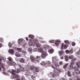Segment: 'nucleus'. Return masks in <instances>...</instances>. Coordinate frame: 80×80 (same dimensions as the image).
Masks as SVG:
<instances>
[{
  "mask_svg": "<svg viewBox=\"0 0 80 80\" xmlns=\"http://www.w3.org/2000/svg\"><path fill=\"white\" fill-rule=\"evenodd\" d=\"M64 42L65 43H67V44H69V42L68 41H65Z\"/></svg>",
  "mask_w": 80,
  "mask_h": 80,
  "instance_id": "nucleus-38",
  "label": "nucleus"
},
{
  "mask_svg": "<svg viewBox=\"0 0 80 80\" xmlns=\"http://www.w3.org/2000/svg\"><path fill=\"white\" fill-rule=\"evenodd\" d=\"M56 66H57V67H58V64H57V65L56 64Z\"/></svg>",
  "mask_w": 80,
  "mask_h": 80,
  "instance_id": "nucleus-59",
  "label": "nucleus"
},
{
  "mask_svg": "<svg viewBox=\"0 0 80 80\" xmlns=\"http://www.w3.org/2000/svg\"><path fill=\"white\" fill-rule=\"evenodd\" d=\"M66 60H68V57L67 55H65L64 57Z\"/></svg>",
  "mask_w": 80,
  "mask_h": 80,
  "instance_id": "nucleus-27",
  "label": "nucleus"
},
{
  "mask_svg": "<svg viewBox=\"0 0 80 80\" xmlns=\"http://www.w3.org/2000/svg\"><path fill=\"white\" fill-rule=\"evenodd\" d=\"M58 75V73L56 72H55L54 73L53 72H51L49 74L48 77H50V78H54L55 77H56Z\"/></svg>",
  "mask_w": 80,
  "mask_h": 80,
  "instance_id": "nucleus-2",
  "label": "nucleus"
},
{
  "mask_svg": "<svg viewBox=\"0 0 80 80\" xmlns=\"http://www.w3.org/2000/svg\"><path fill=\"white\" fill-rule=\"evenodd\" d=\"M64 45V44L63 43H62L61 46V49L62 50H63V46Z\"/></svg>",
  "mask_w": 80,
  "mask_h": 80,
  "instance_id": "nucleus-31",
  "label": "nucleus"
},
{
  "mask_svg": "<svg viewBox=\"0 0 80 80\" xmlns=\"http://www.w3.org/2000/svg\"><path fill=\"white\" fill-rule=\"evenodd\" d=\"M26 40L27 41H28V37H26Z\"/></svg>",
  "mask_w": 80,
  "mask_h": 80,
  "instance_id": "nucleus-48",
  "label": "nucleus"
},
{
  "mask_svg": "<svg viewBox=\"0 0 80 80\" xmlns=\"http://www.w3.org/2000/svg\"><path fill=\"white\" fill-rule=\"evenodd\" d=\"M28 37L30 38H32V39H30V42H32V40L33 41L34 40V39H33V38H34V36L32 35H28Z\"/></svg>",
  "mask_w": 80,
  "mask_h": 80,
  "instance_id": "nucleus-4",
  "label": "nucleus"
},
{
  "mask_svg": "<svg viewBox=\"0 0 80 80\" xmlns=\"http://www.w3.org/2000/svg\"><path fill=\"white\" fill-rule=\"evenodd\" d=\"M36 60H41V57L40 56H37L35 58Z\"/></svg>",
  "mask_w": 80,
  "mask_h": 80,
  "instance_id": "nucleus-11",
  "label": "nucleus"
},
{
  "mask_svg": "<svg viewBox=\"0 0 80 80\" xmlns=\"http://www.w3.org/2000/svg\"><path fill=\"white\" fill-rule=\"evenodd\" d=\"M30 59L31 60H36L35 58L33 56H30Z\"/></svg>",
  "mask_w": 80,
  "mask_h": 80,
  "instance_id": "nucleus-12",
  "label": "nucleus"
},
{
  "mask_svg": "<svg viewBox=\"0 0 80 80\" xmlns=\"http://www.w3.org/2000/svg\"><path fill=\"white\" fill-rule=\"evenodd\" d=\"M28 51H29L30 53H32V49L31 48H28Z\"/></svg>",
  "mask_w": 80,
  "mask_h": 80,
  "instance_id": "nucleus-28",
  "label": "nucleus"
},
{
  "mask_svg": "<svg viewBox=\"0 0 80 80\" xmlns=\"http://www.w3.org/2000/svg\"><path fill=\"white\" fill-rule=\"evenodd\" d=\"M77 80H80V78H77Z\"/></svg>",
  "mask_w": 80,
  "mask_h": 80,
  "instance_id": "nucleus-60",
  "label": "nucleus"
},
{
  "mask_svg": "<svg viewBox=\"0 0 80 80\" xmlns=\"http://www.w3.org/2000/svg\"><path fill=\"white\" fill-rule=\"evenodd\" d=\"M18 42L19 44H20V43H23V40L21 39H19L18 40Z\"/></svg>",
  "mask_w": 80,
  "mask_h": 80,
  "instance_id": "nucleus-22",
  "label": "nucleus"
},
{
  "mask_svg": "<svg viewBox=\"0 0 80 80\" xmlns=\"http://www.w3.org/2000/svg\"><path fill=\"white\" fill-rule=\"evenodd\" d=\"M22 52L23 55H24V54H26V53H27V52H26L25 51H22Z\"/></svg>",
  "mask_w": 80,
  "mask_h": 80,
  "instance_id": "nucleus-32",
  "label": "nucleus"
},
{
  "mask_svg": "<svg viewBox=\"0 0 80 80\" xmlns=\"http://www.w3.org/2000/svg\"><path fill=\"white\" fill-rule=\"evenodd\" d=\"M2 60H6V58H3Z\"/></svg>",
  "mask_w": 80,
  "mask_h": 80,
  "instance_id": "nucleus-54",
  "label": "nucleus"
},
{
  "mask_svg": "<svg viewBox=\"0 0 80 80\" xmlns=\"http://www.w3.org/2000/svg\"><path fill=\"white\" fill-rule=\"evenodd\" d=\"M52 60H58L57 57H52Z\"/></svg>",
  "mask_w": 80,
  "mask_h": 80,
  "instance_id": "nucleus-19",
  "label": "nucleus"
},
{
  "mask_svg": "<svg viewBox=\"0 0 80 80\" xmlns=\"http://www.w3.org/2000/svg\"><path fill=\"white\" fill-rule=\"evenodd\" d=\"M40 43H45V41H41Z\"/></svg>",
  "mask_w": 80,
  "mask_h": 80,
  "instance_id": "nucleus-40",
  "label": "nucleus"
},
{
  "mask_svg": "<svg viewBox=\"0 0 80 80\" xmlns=\"http://www.w3.org/2000/svg\"><path fill=\"white\" fill-rule=\"evenodd\" d=\"M58 53L60 57H61V55H63L64 53V51L63 50H61V51H59L58 52Z\"/></svg>",
  "mask_w": 80,
  "mask_h": 80,
  "instance_id": "nucleus-9",
  "label": "nucleus"
},
{
  "mask_svg": "<svg viewBox=\"0 0 80 80\" xmlns=\"http://www.w3.org/2000/svg\"><path fill=\"white\" fill-rule=\"evenodd\" d=\"M53 49H51L49 50L48 52L49 53H52L53 52Z\"/></svg>",
  "mask_w": 80,
  "mask_h": 80,
  "instance_id": "nucleus-25",
  "label": "nucleus"
},
{
  "mask_svg": "<svg viewBox=\"0 0 80 80\" xmlns=\"http://www.w3.org/2000/svg\"><path fill=\"white\" fill-rule=\"evenodd\" d=\"M72 75L74 76H75V75H77V72H74L72 73Z\"/></svg>",
  "mask_w": 80,
  "mask_h": 80,
  "instance_id": "nucleus-30",
  "label": "nucleus"
},
{
  "mask_svg": "<svg viewBox=\"0 0 80 80\" xmlns=\"http://www.w3.org/2000/svg\"><path fill=\"white\" fill-rule=\"evenodd\" d=\"M8 63H10V64H11V63H10V62H8Z\"/></svg>",
  "mask_w": 80,
  "mask_h": 80,
  "instance_id": "nucleus-62",
  "label": "nucleus"
},
{
  "mask_svg": "<svg viewBox=\"0 0 80 80\" xmlns=\"http://www.w3.org/2000/svg\"><path fill=\"white\" fill-rule=\"evenodd\" d=\"M68 65V63H67L66 64H65L63 67V68H66V67H67V66Z\"/></svg>",
  "mask_w": 80,
  "mask_h": 80,
  "instance_id": "nucleus-26",
  "label": "nucleus"
},
{
  "mask_svg": "<svg viewBox=\"0 0 80 80\" xmlns=\"http://www.w3.org/2000/svg\"><path fill=\"white\" fill-rule=\"evenodd\" d=\"M46 63H47V64H50V61H48L46 62Z\"/></svg>",
  "mask_w": 80,
  "mask_h": 80,
  "instance_id": "nucleus-41",
  "label": "nucleus"
},
{
  "mask_svg": "<svg viewBox=\"0 0 80 80\" xmlns=\"http://www.w3.org/2000/svg\"><path fill=\"white\" fill-rule=\"evenodd\" d=\"M2 47V44L1 43H0V48H1Z\"/></svg>",
  "mask_w": 80,
  "mask_h": 80,
  "instance_id": "nucleus-46",
  "label": "nucleus"
},
{
  "mask_svg": "<svg viewBox=\"0 0 80 80\" xmlns=\"http://www.w3.org/2000/svg\"><path fill=\"white\" fill-rule=\"evenodd\" d=\"M52 68H54V69H55V67H54V66H52Z\"/></svg>",
  "mask_w": 80,
  "mask_h": 80,
  "instance_id": "nucleus-53",
  "label": "nucleus"
},
{
  "mask_svg": "<svg viewBox=\"0 0 80 80\" xmlns=\"http://www.w3.org/2000/svg\"><path fill=\"white\" fill-rule=\"evenodd\" d=\"M63 57H62L61 58V59H62V60L63 59Z\"/></svg>",
  "mask_w": 80,
  "mask_h": 80,
  "instance_id": "nucleus-58",
  "label": "nucleus"
},
{
  "mask_svg": "<svg viewBox=\"0 0 80 80\" xmlns=\"http://www.w3.org/2000/svg\"><path fill=\"white\" fill-rule=\"evenodd\" d=\"M11 62V60L9 61V62Z\"/></svg>",
  "mask_w": 80,
  "mask_h": 80,
  "instance_id": "nucleus-64",
  "label": "nucleus"
},
{
  "mask_svg": "<svg viewBox=\"0 0 80 80\" xmlns=\"http://www.w3.org/2000/svg\"><path fill=\"white\" fill-rule=\"evenodd\" d=\"M68 77H72V74L70 73V72L69 71H68Z\"/></svg>",
  "mask_w": 80,
  "mask_h": 80,
  "instance_id": "nucleus-24",
  "label": "nucleus"
},
{
  "mask_svg": "<svg viewBox=\"0 0 80 80\" xmlns=\"http://www.w3.org/2000/svg\"><path fill=\"white\" fill-rule=\"evenodd\" d=\"M71 60V59H73V55H70L68 57Z\"/></svg>",
  "mask_w": 80,
  "mask_h": 80,
  "instance_id": "nucleus-21",
  "label": "nucleus"
},
{
  "mask_svg": "<svg viewBox=\"0 0 80 80\" xmlns=\"http://www.w3.org/2000/svg\"><path fill=\"white\" fill-rule=\"evenodd\" d=\"M8 52L9 53H10V54H11V55H13V54H14V53H15L14 51H13V49H9L8 50Z\"/></svg>",
  "mask_w": 80,
  "mask_h": 80,
  "instance_id": "nucleus-6",
  "label": "nucleus"
},
{
  "mask_svg": "<svg viewBox=\"0 0 80 80\" xmlns=\"http://www.w3.org/2000/svg\"><path fill=\"white\" fill-rule=\"evenodd\" d=\"M15 55L16 57H19L21 56V55L18 52H16Z\"/></svg>",
  "mask_w": 80,
  "mask_h": 80,
  "instance_id": "nucleus-14",
  "label": "nucleus"
},
{
  "mask_svg": "<svg viewBox=\"0 0 80 80\" xmlns=\"http://www.w3.org/2000/svg\"><path fill=\"white\" fill-rule=\"evenodd\" d=\"M49 42L50 43H54V40H52L49 41Z\"/></svg>",
  "mask_w": 80,
  "mask_h": 80,
  "instance_id": "nucleus-34",
  "label": "nucleus"
},
{
  "mask_svg": "<svg viewBox=\"0 0 80 80\" xmlns=\"http://www.w3.org/2000/svg\"><path fill=\"white\" fill-rule=\"evenodd\" d=\"M79 69L78 67L75 66L74 68V70L75 71H78Z\"/></svg>",
  "mask_w": 80,
  "mask_h": 80,
  "instance_id": "nucleus-17",
  "label": "nucleus"
},
{
  "mask_svg": "<svg viewBox=\"0 0 80 80\" xmlns=\"http://www.w3.org/2000/svg\"><path fill=\"white\" fill-rule=\"evenodd\" d=\"M8 45L9 47L12 48V47L13 45L12 44V43H11V42H9L8 44Z\"/></svg>",
  "mask_w": 80,
  "mask_h": 80,
  "instance_id": "nucleus-23",
  "label": "nucleus"
},
{
  "mask_svg": "<svg viewBox=\"0 0 80 80\" xmlns=\"http://www.w3.org/2000/svg\"><path fill=\"white\" fill-rule=\"evenodd\" d=\"M2 74L3 75H5V72H2Z\"/></svg>",
  "mask_w": 80,
  "mask_h": 80,
  "instance_id": "nucleus-55",
  "label": "nucleus"
},
{
  "mask_svg": "<svg viewBox=\"0 0 80 80\" xmlns=\"http://www.w3.org/2000/svg\"><path fill=\"white\" fill-rule=\"evenodd\" d=\"M20 60H24V59L23 58H21L20 59Z\"/></svg>",
  "mask_w": 80,
  "mask_h": 80,
  "instance_id": "nucleus-52",
  "label": "nucleus"
},
{
  "mask_svg": "<svg viewBox=\"0 0 80 80\" xmlns=\"http://www.w3.org/2000/svg\"><path fill=\"white\" fill-rule=\"evenodd\" d=\"M73 64H74V62H72L71 63V65H73Z\"/></svg>",
  "mask_w": 80,
  "mask_h": 80,
  "instance_id": "nucleus-51",
  "label": "nucleus"
},
{
  "mask_svg": "<svg viewBox=\"0 0 80 80\" xmlns=\"http://www.w3.org/2000/svg\"><path fill=\"white\" fill-rule=\"evenodd\" d=\"M8 71L10 73H12V74L14 77H13V78H16L17 80H20L19 78H20V76L18 74L15 73H19L20 72V70H19L18 69L17 70H16L15 69H10Z\"/></svg>",
  "mask_w": 80,
  "mask_h": 80,
  "instance_id": "nucleus-1",
  "label": "nucleus"
},
{
  "mask_svg": "<svg viewBox=\"0 0 80 80\" xmlns=\"http://www.w3.org/2000/svg\"><path fill=\"white\" fill-rule=\"evenodd\" d=\"M1 64V67L2 68H3V71H4V70H5V67H4V64L3 63H2V62H1V61L0 60V65ZM2 70V69H1V68H0V71H1Z\"/></svg>",
  "mask_w": 80,
  "mask_h": 80,
  "instance_id": "nucleus-5",
  "label": "nucleus"
},
{
  "mask_svg": "<svg viewBox=\"0 0 80 80\" xmlns=\"http://www.w3.org/2000/svg\"><path fill=\"white\" fill-rule=\"evenodd\" d=\"M73 52V49H72L71 50L68 51V50H66V53H70L72 54Z\"/></svg>",
  "mask_w": 80,
  "mask_h": 80,
  "instance_id": "nucleus-7",
  "label": "nucleus"
},
{
  "mask_svg": "<svg viewBox=\"0 0 80 80\" xmlns=\"http://www.w3.org/2000/svg\"><path fill=\"white\" fill-rule=\"evenodd\" d=\"M79 74H80V71H79Z\"/></svg>",
  "mask_w": 80,
  "mask_h": 80,
  "instance_id": "nucleus-63",
  "label": "nucleus"
},
{
  "mask_svg": "<svg viewBox=\"0 0 80 80\" xmlns=\"http://www.w3.org/2000/svg\"><path fill=\"white\" fill-rule=\"evenodd\" d=\"M34 72L35 73H36V72H39V70H38V67L36 68Z\"/></svg>",
  "mask_w": 80,
  "mask_h": 80,
  "instance_id": "nucleus-16",
  "label": "nucleus"
},
{
  "mask_svg": "<svg viewBox=\"0 0 80 80\" xmlns=\"http://www.w3.org/2000/svg\"><path fill=\"white\" fill-rule=\"evenodd\" d=\"M60 41L59 40L56 41V42H55V44L56 46H58L59 45V43H60Z\"/></svg>",
  "mask_w": 80,
  "mask_h": 80,
  "instance_id": "nucleus-10",
  "label": "nucleus"
},
{
  "mask_svg": "<svg viewBox=\"0 0 80 80\" xmlns=\"http://www.w3.org/2000/svg\"><path fill=\"white\" fill-rule=\"evenodd\" d=\"M20 62H21V63H24V61L23 60H20L19 61Z\"/></svg>",
  "mask_w": 80,
  "mask_h": 80,
  "instance_id": "nucleus-43",
  "label": "nucleus"
},
{
  "mask_svg": "<svg viewBox=\"0 0 80 80\" xmlns=\"http://www.w3.org/2000/svg\"><path fill=\"white\" fill-rule=\"evenodd\" d=\"M41 64V65H46V63H44L43 62H42Z\"/></svg>",
  "mask_w": 80,
  "mask_h": 80,
  "instance_id": "nucleus-35",
  "label": "nucleus"
},
{
  "mask_svg": "<svg viewBox=\"0 0 80 80\" xmlns=\"http://www.w3.org/2000/svg\"><path fill=\"white\" fill-rule=\"evenodd\" d=\"M35 50L34 51H36L37 50V48H35V49H34V50Z\"/></svg>",
  "mask_w": 80,
  "mask_h": 80,
  "instance_id": "nucleus-61",
  "label": "nucleus"
},
{
  "mask_svg": "<svg viewBox=\"0 0 80 80\" xmlns=\"http://www.w3.org/2000/svg\"><path fill=\"white\" fill-rule=\"evenodd\" d=\"M36 42H38V40L37 39L35 41V43H36Z\"/></svg>",
  "mask_w": 80,
  "mask_h": 80,
  "instance_id": "nucleus-45",
  "label": "nucleus"
},
{
  "mask_svg": "<svg viewBox=\"0 0 80 80\" xmlns=\"http://www.w3.org/2000/svg\"><path fill=\"white\" fill-rule=\"evenodd\" d=\"M72 45L73 46H75V42H72Z\"/></svg>",
  "mask_w": 80,
  "mask_h": 80,
  "instance_id": "nucleus-42",
  "label": "nucleus"
},
{
  "mask_svg": "<svg viewBox=\"0 0 80 80\" xmlns=\"http://www.w3.org/2000/svg\"><path fill=\"white\" fill-rule=\"evenodd\" d=\"M77 60V58H74L73 59H72V60Z\"/></svg>",
  "mask_w": 80,
  "mask_h": 80,
  "instance_id": "nucleus-49",
  "label": "nucleus"
},
{
  "mask_svg": "<svg viewBox=\"0 0 80 80\" xmlns=\"http://www.w3.org/2000/svg\"><path fill=\"white\" fill-rule=\"evenodd\" d=\"M76 64L79 67V66H80V62H77L76 63Z\"/></svg>",
  "mask_w": 80,
  "mask_h": 80,
  "instance_id": "nucleus-39",
  "label": "nucleus"
},
{
  "mask_svg": "<svg viewBox=\"0 0 80 80\" xmlns=\"http://www.w3.org/2000/svg\"><path fill=\"white\" fill-rule=\"evenodd\" d=\"M77 55H80V53H79V52H77Z\"/></svg>",
  "mask_w": 80,
  "mask_h": 80,
  "instance_id": "nucleus-47",
  "label": "nucleus"
},
{
  "mask_svg": "<svg viewBox=\"0 0 80 80\" xmlns=\"http://www.w3.org/2000/svg\"><path fill=\"white\" fill-rule=\"evenodd\" d=\"M38 51L39 52L42 53L43 52V49L42 48H40L38 49Z\"/></svg>",
  "mask_w": 80,
  "mask_h": 80,
  "instance_id": "nucleus-15",
  "label": "nucleus"
},
{
  "mask_svg": "<svg viewBox=\"0 0 80 80\" xmlns=\"http://www.w3.org/2000/svg\"><path fill=\"white\" fill-rule=\"evenodd\" d=\"M69 70H73V66L72 65H70L68 68Z\"/></svg>",
  "mask_w": 80,
  "mask_h": 80,
  "instance_id": "nucleus-20",
  "label": "nucleus"
},
{
  "mask_svg": "<svg viewBox=\"0 0 80 80\" xmlns=\"http://www.w3.org/2000/svg\"><path fill=\"white\" fill-rule=\"evenodd\" d=\"M35 67L33 66L30 67V69L31 70H33L35 69Z\"/></svg>",
  "mask_w": 80,
  "mask_h": 80,
  "instance_id": "nucleus-18",
  "label": "nucleus"
},
{
  "mask_svg": "<svg viewBox=\"0 0 80 80\" xmlns=\"http://www.w3.org/2000/svg\"><path fill=\"white\" fill-rule=\"evenodd\" d=\"M73 29L74 30L75 29V27H73Z\"/></svg>",
  "mask_w": 80,
  "mask_h": 80,
  "instance_id": "nucleus-56",
  "label": "nucleus"
},
{
  "mask_svg": "<svg viewBox=\"0 0 80 80\" xmlns=\"http://www.w3.org/2000/svg\"><path fill=\"white\" fill-rule=\"evenodd\" d=\"M67 45L66 44H65L64 46V49H66V48H67Z\"/></svg>",
  "mask_w": 80,
  "mask_h": 80,
  "instance_id": "nucleus-37",
  "label": "nucleus"
},
{
  "mask_svg": "<svg viewBox=\"0 0 80 80\" xmlns=\"http://www.w3.org/2000/svg\"><path fill=\"white\" fill-rule=\"evenodd\" d=\"M8 60H12V58L11 57H9L8 58Z\"/></svg>",
  "mask_w": 80,
  "mask_h": 80,
  "instance_id": "nucleus-36",
  "label": "nucleus"
},
{
  "mask_svg": "<svg viewBox=\"0 0 80 80\" xmlns=\"http://www.w3.org/2000/svg\"><path fill=\"white\" fill-rule=\"evenodd\" d=\"M0 42H3V39L2 38H0Z\"/></svg>",
  "mask_w": 80,
  "mask_h": 80,
  "instance_id": "nucleus-33",
  "label": "nucleus"
},
{
  "mask_svg": "<svg viewBox=\"0 0 80 80\" xmlns=\"http://www.w3.org/2000/svg\"><path fill=\"white\" fill-rule=\"evenodd\" d=\"M48 55L46 51H44L41 54V57L42 58H45Z\"/></svg>",
  "mask_w": 80,
  "mask_h": 80,
  "instance_id": "nucleus-3",
  "label": "nucleus"
},
{
  "mask_svg": "<svg viewBox=\"0 0 80 80\" xmlns=\"http://www.w3.org/2000/svg\"><path fill=\"white\" fill-rule=\"evenodd\" d=\"M22 50V49L21 48H17V50H18V52H21Z\"/></svg>",
  "mask_w": 80,
  "mask_h": 80,
  "instance_id": "nucleus-29",
  "label": "nucleus"
},
{
  "mask_svg": "<svg viewBox=\"0 0 80 80\" xmlns=\"http://www.w3.org/2000/svg\"><path fill=\"white\" fill-rule=\"evenodd\" d=\"M21 80H25L24 78H22L21 79Z\"/></svg>",
  "mask_w": 80,
  "mask_h": 80,
  "instance_id": "nucleus-57",
  "label": "nucleus"
},
{
  "mask_svg": "<svg viewBox=\"0 0 80 80\" xmlns=\"http://www.w3.org/2000/svg\"><path fill=\"white\" fill-rule=\"evenodd\" d=\"M59 63V64H60V65H61L63 63V62H60Z\"/></svg>",
  "mask_w": 80,
  "mask_h": 80,
  "instance_id": "nucleus-44",
  "label": "nucleus"
},
{
  "mask_svg": "<svg viewBox=\"0 0 80 80\" xmlns=\"http://www.w3.org/2000/svg\"><path fill=\"white\" fill-rule=\"evenodd\" d=\"M32 78L33 79V78H35V76H32Z\"/></svg>",
  "mask_w": 80,
  "mask_h": 80,
  "instance_id": "nucleus-50",
  "label": "nucleus"
},
{
  "mask_svg": "<svg viewBox=\"0 0 80 80\" xmlns=\"http://www.w3.org/2000/svg\"><path fill=\"white\" fill-rule=\"evenodd\" d=\"M42 47L43 48L46 50H47V49H48L50 47L49 46L42 45Z\"/></svg>",
  "mask_w": 80,
  "mask_h": 80,
  "instance_id": "nucleus-8",
  "label": "nucleus"
},
{
  "mask_svg": "<svg viewBox=\"0 0 80 80\" xmlns=\"http://www.w3.org/2000/svg\"><path fill=\"white\" fill-rule=\"evenodd\" d=\"M36 45L37 47H41V44L38 42L36 43Z\"/></svg>",
  "mask_w": 80,
  "mask_h": 80,
  "instance_id": "nucleus-13",
  "label": "nucleus"
}]
</instances>
